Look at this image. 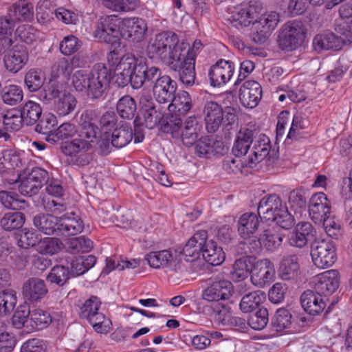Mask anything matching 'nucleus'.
I'll list each match as a JSON object with an SVG mask.
<instances>
[{"label":"nucleus","mask_w":352,"mask_h":352,"mask_svg":"<svg viewBox=\"0 0 352 352\" xmlns=\"http://www.w3.org/2000/svg\"><path fill=\"white\" fill-rule=\"evenodd\" d=\"M36 229L45 234L69 236L76 235L83 230L81 219L74 213L57 217L53 214H39L33 219Z\"/></svg>","instance_id":"f257e3e1"},{"label":"nucleus","mask_w":352,"mask_h":352,"mask_svg":"<svg viewBox=\"0 0 352 352\" xmlns=\"http://www.w3.org/2000/svg\"><path fill=\"white\" fill-rule=\"evenodd\" d=\"M177 35L173 32H163L151 39L146 47L147 56L170 65L183 52Z\"/></svg>","instance_id":"f03ea898"},{"label":"nucleus","mask_w":352,"mask_h":352,"mask_svg":"<svg viewBox=\"0 0 352 352\" xmlns=\"http://www.w3.org/2000/svg\"><path fill=\"white\" fill-rule=\"evenodd\" d=\"M305 38L302 23L298 20L287 22L283 25L278 36L279 47L287 51H292L300 46Z\"/></svg>","instance_id":"7ed1b4c3"},{"label":"nucleus","mask_w":352,"mask_h":352,"mask_svg":"<svg viewBox=\"0 0 352 352\" xmlns=\"http://www.w3.org/2000/svg\"><path fill=\"white\" fill-rule=\"evenodd\" d=\"M122 19L117 15L102 17L94 32V36L101 41L116 46L122 38Z\"/></svg>","instance_id":"20e7f679"},{"label":"nucleus","mask_w":352,"mask_h":352,"mask_svg":"<svg viewBox=\"0 0 352 352\" xmlns=\"http://www.w3.org/2000/svg\"><path fill=\"white\" fill-rule=\"evenodd\" d=\"M87 96L91 99L102 97L111 79V71L104 64H96L91 71Z\"/></svg>","instance_id":"39448f33"},{"label":"nucleus","mask_w":352,"mask_h":352,"mask_svg":"<svg viewBox=\"0 0 352 352\" xmlns=\"http://www.w3.org/2000/svg\"><path fill=\"white\" fill-rule=\"evenodd\" d=\"M311 256L317 267H331L336 261L334 243L331 240H315L311 245Z\"/></svg>","instance_id":"423d86ee"},{"label":"nucleus","mask_w":352,"mask_h":352,"mask_svg":"<svg viewBox=\"0 0 352 352\" xmlns=\"http://www.w3.org/2000/svg\"><path fill=\"white\" fill-rule=\"evenodd\" d=\"M263 10V4L259 1L252 0L236 8L231 16L233 26L240 28L247 27L257 21L259 14Z\"/></svg>","instance_id":"0eeeda50"},{"label":"nucleus","mask_w":352,"mask_h":352,"mask_svg":"<svg viewBox=\"0 0 352 352\" xmlns=\"http://www.w3.org/2000/svg\"><path fill=\"white\" fill-rule=\"evenodd\" d=\"M279 20V14L276 12L263 14L252 26L251 33L252 41L257 44L265 43L278 25Z\"/></svg>","instance_id":"6e6552de"},{"label":"nucleus","mask_w":352,"mask_h":352,"mask_svg":"<svg viewBox=\"0 0 352 352\" xmlns=\"http://www.w3.org/2000/svg\"><path fill=\"white\" fill-rule=\"evenodd\" d=\"M98 116L94 109L84 111L79 118V129H77V135L85 141H89L90 147L98 137L100 133V128L94 122Z\"/></svg>","instance_id":"1a4fd4ad"},{"label":"nucleus","mask_w":352,"mask_h":352,"mask_svg":"<svg viewBox=\"0 0 352 352\" xmlns=\"http://www.w3.org/2000/svg\"><path fill=\"white\" fill-rule=\"evenodd\" d=\"M182 52L179 58L171 61L168 67L175 72H178L180 81L188 87L192 86L195 83V61L193 60V55L188 58L183 56Z\"/></svg>","instance_id":"9d476101"},{"label":"nucleus","mask_w":352,"mask_h":352,"mask_svg":"<svg viewBox=\"0 0 352 352\" xmlns=\"http://www.w3.org/2000/svg\"><path fill=\"white\" fill-rule=\"evenodd\" d=\"M161 74L162 72L159 67L149 66L144 58H140L133 71V83L135 89H139L144 85H151Z\"/></svg>","instance_id":"9b49d317"},{"label":"nucleus","mask_w":352,"mask_h":352,"mask_svg":"<svg viewBox=\"0 0 352 352\" xmlns=\"http://www.w3.org/2000/svg\"><path fill=\"white\" fill-rule=\"evenodd\" d=\"M275 275L274 264L267 258L253 263L251 270V282L258 287H263L273 281Z\"/></svg>","instance_id":"f8f14e48"},{"label":"nucleus","mask_w":352,"mask_h":352,"mask_svg":"<svg viewBox=\"0 0 352 352\" xmlns=\"http://www.w3.org/2000/svg\"><path fill=\"white\" fill-rule=\"evenodd\" d=\"M107 59L111 69L120 72H127L133 74L135 67L139 62V58L129 53H124L121 50L113 49L107 56Z\"/></svg>","instance_id":"ddd939ff"},{"label":"nucleus","mask_w":352,"mask_h":352,"mask_svg":"<svg viewBox=\"0 0 352 352\" xmlns=\"http://www.w3.org/2000/svg\"><path fill=\"white\" fill-rule=\"evenodd\" d=\"M314 289L327 300V296L332 294L338 287V272L331 270L319 274L314 278Z\"/></svg>","instance_id":"4468645a"},{"label":"nucleus","mask_w":352,"mask_h":352,"mask_svg":"<svg viewBox=\"0 0 352 352\" xmlns=\"http://www.w3.org/2000/svg\"><path fill=\"white\" fill-rule=\"evenodd\" d=\"M315 229L307 221L299 222L287 234V243L290 246L303 248L315 237Z\"/></svg>","instance_id":"2eb2a0df"},{"label":"nucleus","mask_w":352,"mask_h":352,"mask_svg":"<svg viewBox=\"0 0 352 352\" xmlns=\"http://www.w3.org/2000/svg\"><path fill=\"white\" fill-rule=\"evenodd\" d=\"M29 53L23 45H15L10 49L3 57L6 69L14 74L20 71L28 63Z\"/></svg>","instance_id":"dca6fc26"},{"label":"nucleus","mask_w":352,"mask_h":352,"mask_svg":"<svg viewBox=\"0 0 352 352\" xmlns=\"http://www.w3.org/2000/svg\"><path fill=\"white\" fill-rule=\"evenodd\" d=\"M176 90V82L167 75H160L153 84V96L156 101L161 104L169 103Z\"/></svg>","instance_id":"f3484780"},{"label":"nucleus","mask_w":352,"mask_h":352,"mask_svg":"<svg viewBox=\"0 0 352 352\" xmlns=\"http://www.w3.org/2000/svg\"><path fill=\"white\" fill-rule=\"evenodd\" d=\"M233 293V285L227 280L214 281L202 293V299L208 302L225 300L230 298Z\"/></svg>","instance_id":"a211bd4d"},{"label":"nucleus","mask_w":352,"mask_h":352,"mask_svg":"<svg viewBox=\"0 0 352 352\" xmlns=\"http://www.w3.org/2000/svg\"><path fill=\"white\" fill-rule=\"evenodd\" d=\"M147 31L146 21L140 18L122 19V38L133 43H138L144 38Z\"/></svg>","instance_id":"6ab92c4d"},{"label":"nucleus","mask_w":352,"mask_h":352,"mask_svg":"<svg viewBox=\"0 0 352 352\" xmlns=\"http://www.w3.org/2000/svg\"><path fill=\"white\" fill-rule=\"evenodd\" d=\"M331 205L324 192L314 194L309 202V214L316 223H321L322 219L330 214Z\"/></svg>","instance_id":"aec40b11"},{"label":"nucleus","mask_w":352,"mask_h":352,"mask_svg":"<svg viewBox=\"0 0 352 352\" xmlns=\"http://www.w3.org/2000/svg\"><path fill=\"white\" fill-rule=\"evenodd\" d=\"M234 69L232 62L223 59L217 61L208 72L211 85L219 87L226 84L232 76Z\"/></svg>","instance_id":"412c9836"},{"label":"nucleus","mask_w":352,"mask_h":352,"mask_svg":"<svg viewBox=\"0 0 352 352\" xmlns=\"http://www.w3.org/2000/svg\"><path fill=\"white\" fill-rule=\"evenodd\" d=\"M262 92V87L258 82L247 80L240 88V101L245 107L254 108L261 99Z\"/></svg>","instance_id":"4be33fe9"},{"label":"nucleus","mask_w":352,"mask_h":352,"mask_svg":"<svg viewBox=\"0 0 352 352\" xmlns=\"http://www.w3.org/2000/svg\"><path fill=\"white\" fill-rule=\"evenodd\" d=\"M48 293V288L44 280L38 277L27 279L22 287L23 297L30 302H38Z\"/></svg>","instance_id":"5701e85b"},{"label":"nucleus","mask_w":352,"mask_h":352,"mask_svg":"<svg viewBox=\"0 0 352 352\" xmlns=\"http://www.w3.org/2000/svg\"><path fill=\"white\" fill-rule=\"evenodd\" d=\"M206 129L208 133H214L223 121V109L216 102L210 101L205 104L204 108Z\"/></svg>","instance_id":"b1692460"},{"label":"nucleus","mask_w":352,"mask_h":352,"mask_svg":"<svg viewBox=\"0 0 352 352\" xmlns=\"http://www.w3.org/2000/svg\"><path fill=\"white\" fill-rule=\"evenodd\" d=\"M208 239L206 230L197 231L183 247L180 253L182 254L187 261H192L198 258L202 252L204 240Z\"/></svg>","instance_id":"393cba45"},{"label":"nucleus","mask_w":352,"mask_h":352,"mask_svg":"<svg viewBox=\"0 0 352 352\" xmlns=\"http://www.w3.org/2000/svg\"><path fill=\"white\" fill-rule=\"evenodd\" d=\"M284 206L280 198L275 194L264 197L258 204V215L261 219L272 221Z\"/></svg>","instance_id":"a878e982"},{"label":"nucleus","mask_w":352,"mask_h":352,"mask_svg":"<svg viewBox=\"0 0 352 352\" xmlns=\"http://www.w3.org/2000/svg\"><path fill=\"white\" fill-rule=\"evenodd\" d=\"M327 300L315 290H306L300 296V303L304 310L310 315H318L326 307Z\"/></svg>","instance_id":"bb28decb"},{"label":"nucleus","mask_w":352,"mask_h":352,"mask_svg":"<svg viewBox=\"0 0 352 352\" xmlns=\"http://www.w3.org/2000/svg\"><path fill=\"white\" fill-rule=\"evenodd\" d=\"M338 36L333 33L316 35L313 41V47L320 52L323 50H339L344 43H348L345 36Z\"/></svg>","instance_id":"cd10ccee"},{"label":"nucleus","mask_w":352,"mask_h":352,"mask_svg":"<svg viewBox=\"0 0 352 352\" xmlns=\"http://www.w3.org/2000/svg\"><path fill=\"white\" fill-rule=\"evenodd\" d=\"M259 219L258 216L253 212H245L239 219L237 229L239 234L243 239L254 235L258 230Z\"/></svg>","instance_id":"c85d7f7f"},{"label":"nucleus","mask_w":352,"mask_h":352,"mask_svg":"<svg viewBox=\"0 0 352 352\" xmlns=\"http://www.w3.org/2000/svg\"><path fill=\"white\" fill-rule=\"evenodd\" d=\"M204 245L202 249L204 259L209 264L217 266L221 265L225 260L226 256L222 248L217 245L213 240H204Z\"/></svg>","instance_id":"c756f323"},{"label":"nucleus","mask_w":352,"mask_h":352,"mask_svg":"<svg viewBox=\"0 0 352 352\" xmlns=\"http://www.w3.org/2000/svg\"><path fill=\"white\" fill-rule=\"evenodd\" d=\"M298 258L296 254L283 256L278 270L279 276L283 280H289L296 278L299 271Z\"/></svg>","instance_id":"7c9ffc66"},{"label":"nucleus","mask_w":352,"mask_h":352,"mask_svg":"<svg viewBox=\"0 0 352 352\" xmlns=\"http://www.w3.org/2000/svg\"><path fill=\"white\" fill-rule=\"evenodd\" d=\"M8 12L16 22L30 21L34 17V6L26 0H20L9 8Z\"/></svg>","instance_id":"2f4dec72"},{"label":"nucleus","mask_w":352,"mask_h":352,"mask_svg":"<svg viewBox=\"0 0 352 352\" xmlns=\"http://www.w3.org/2000/svg\"><path fill=\"white\" fill-rule=\"evenodd\" d=\"M253 258L251 256H243L236 259L230 271V278L234 282H239L247 278L251 274Z\"/></svg>","instance_id":"473e14b6"},{"label":"nucleus","mask_w":352,"mask_h":352,"mask_svg":"<svg viewBox=\"0 0 352 352\" xmlns=\"http://www.w3.org/2000/svg\"><path fill=\"white\" fill-rule=\"evenodd\" d=\"M254 135L255 131L249 129H241L239 131L232 147V153L236 157L245 155L247 153Z\"/></svg>","instance_id":"72a5a7b5"},{"label":"nucleus","mask_w":352,"mask_h":352,"mask_svg":"<svg viewBox=\"0 0 352 352\" xmlns=\"http://www.w3.org/2000/svg\"><path fill=\"white\" fill-rule=\"evenodd\" d=\"M265 299V294L261 290L250 292L241 298L239 304L240 309L244 313L252 312L254 310L261 308V305Z\"/></svg>","instance_id":"f704fd0d"},{"label":"nucleus","mask_w":352,"mask_h":352,"mask_svg":"<svg viewBox=\"0 0 352 352\" xmlns=\"http://www.w3.org/2000/svg\"><path fill=\"white\" fill-rule=\"evenodd\" d=\"M133 133L131 125L127 122L122 123L116 127L111 134V144L116 148L126 146L133 139Z\"/></svg>","instance_id":"c9c22d12"},{"label":"nucleus","mask_w":352,"mask_h":352,"mask_svg":"<svg viewBox=\"0 0 352 352\" xmlns=\"http://www.w3.org/2000/svg\"><path fill=\"white\" fill-rule=\"evenodd\" d=\"M168 104L169 111H177L178 116H184L192 107L191 98L187 91H182L177 95L173 94V98Z\"/></svg>","instance_id":"e433bc0d"},{"label":"nucleus","mask_w":352,"mask_h":352,"mask_svg":"<svg viewBox=\"0 0 352 352\" xmlns=\"http://www.w3.org/2000/svg\"><path fill=\"white\" fill-rule=\"evenodd\" d=\"M23 122L27 126L35 124L41 117L42 109L39 104L32 100L26 102L21 110Z\"/></svg>","instance_id":"4c0bfd02"},{"label":"nucleus","mask_w":352,"mask_h":352,"mask_svg":"<svg viewBox=\"0 0 352 352\" xmlns=\"http://www.w3.org/2000/svg\"><path fill=\"white\" fill-rule=\"evenodd\" d=\"M223 143L220 141L210 140L206 138H201L197 141L195 152L200 157H208L213 153H223L224 148Z\"/></svg>","instance_id":"58836bf2"},{"label":"nucleus","mask_w":352,"mask_h":352,"mask_svg":"<svg viewBox=\"0 0 352 352\" xmlns=\"http://www.w3.org/2000/svg\"><path fill=\"white\" fill-rule=\"evenodd\" d=\"M271 146L268 138H264L262 142L255 144L252 148V155L248 158L246 166L253 168L257 163L261 162L266 157L270 158V150Z\"/></svg>","instance_id":"ea45409f"},{"label":"nucleus","mask_w":352,"mask_h":352,"mask_svg":"<svg viewBox=\"0 0 352 352\" xmlns=\"http://www.w3.org/2000/svg\"><path fill=\"white\" fill-rule=\"evenodd\" d=\"M50 314L41 309L34 308L31 310L30 320V330H41L46 328L52 322Z\"/></svg>","instance_id":"a19ab883"},{"label":"nucleus","mask_w":352,"mask_h":352,"mask_svg":"<svg viewBox=\"0 0 352 352\" xmlns=\"http://www.w3.org/2000/svg\"><path fill=\"white\" fill-rule=\"evenodd\" d=\"M77 133V129L74 124L65 122L60 124L53 133L46 136L47 142L55 144L59 140H64L72 138Z\"/></svg>","instance_id":"79ce46f5"},{"label":"nucleus","mask_w":352,"mask_h":352,"mask_svg":"<svg viewBox=\"0 0 352 352\" xmlns=\"http://www.w3.org/2000/svg\"><path fill=\"white\" fill-rule=\"evenodd\" d=\"M88 142L82 140L77 135L72 140L62 142L60 148L64 155L74 156L81 151H87L91 149L90 144Z\"/></svg>","instance_id":"37998d69"},{"label":"nucleus","mask_w":352,"mask_h":352,"mask_svg":"<svg viewBox=\"0 0 352 352\" xmlns=\"http://www.w3.org/2000/svg\"><path fill=\"white\" fill-rule=\"evenodd\" d=\"M88 142L82 140L77 135L72 140L62 142L60 148L64 155L74 156L81 151H87L91 149L90 144Z\"/></svg>","instance_id":"c03bdc74"},{"label":"nucleus","mask_w":352,"mask_h":352,"mask_svg":"<svg viewBox=\"0 0 352 352\" xmlns=\"http://www.w3.org/2000/svg\"><path fill=\"white\" fill-rule=\"evenodd\" d=\"M261 239L264 247L270 252L279 248L283 242V234L275 228H267L263 231Z\"/></svg>","instance_id":"a18cd8bd"},{"label":"nucleus","mask_w":352,"mask_h":352,"mask_svg":"<svg viewBox=\"0 0 352 352\" xmlns=\"http://www.w3.org/2000/svg\"><path fill=\"white\" fill-rule=\"evenodd\" d=\"M53 0H40L36 8V15L38 23L46 24L51 21L55 14Z\"/></svg>","instance_id":"49530a36"},{"label":"nucleus","mask_w":352,"mask_h":352,"mask_svg":"<svg viewBox=\"0 0 352 352\" xmlns=\"http://www.w3.org/2000/svg\"><path fill=\"white\" fill-rule=\"evenodd\" d=\"M116 109L122 118L131 120L137 110L135 101L129 95L124 96L118 100Z\"/></svg>","instance_id":"de8ad7c7"},{"label":"nucleus","mask_w":352,"mask_h":352,"mask_svg":"<svg viewBox=\"0 0 352 352\" xmlns=\"http://www.w3.org/2000/svg\"><path fill=\"white\" fill-rule=\"evenodd\" d=\"M25 222V215L21 212L6 213L0 220V226L6 231L21 228Z\"/></svg>","instance_id":"09e8293b"},{"label":"nucleus","mask_w":352,"mask_h":352,"mask_svg":"<svg viewBox=\"0 0 352 352\" xmlns=\"http://www.w3.org/2000/svg\"><path fill=\"white\" fill-rule=\"evenodd\" d=\"M70 277V270L69 267L62 265L54 266L50 273L46 276V280L51 284H55L58 286H63L69 280Z\"/></svg>","instance_id":"8fccbe9b"},{"label":"nucleus","mask_w":352,"mask_h":352,"mask_svg":"<svg viewBox=\"0 0 352 352\" xmlns=\"http://www.w3.org/2000/svg\"><path fill=\"white\" fill-rule=\"evenodd\" d=\"M62 85L56 80H50L43 88L39 91L38 98L45 104L50 103L53 99L60 97Z\"/></svg>","instance_id":"3c124183"},{"label":"nucleus","mask_w":352,"mask_h":352,"mask_svg":"<svg viewBox=\"0 0 352 352\" xmlns=\"http://www.w3.org/2000/svg\"><path fill=\"white\" fill-rule=\"evenodd\" d=\"M172 252L170 250L152 252L146 254L145 260L151 267H166L168 261L171 260Z\"/></svg>","instance_id":"603ef678"},{"label":"nucleus","mask_w":352,"mask_h":352,"mask_svg":"<svg viewBox=\"0 0 352 352\" xmlns=\"http://www.w3.org/2000/svg\"><path fill=\"white\" fill-rule=\"evenodd\" d=\"M76 104L77 100L74 96L69 93L63 94L58 98L55 104V109L59 116H67L75 109Z\"/></svg>","instance_id":"864d4df0"},{"label":"nucleus","mask_w":352,"mask_h":352,"mask_svg":"<svg viewBox=\"0 0 352 352\" xmlns=\"http://www.w3.org/2000/svg\"><path fill=\"white\" fill-rule=\"evenodd\" d=\"M16 304V293L12 290H5L0 292V316L10 315L14 309Z\"/></svg>","instance_id":"5fc2aeb1"},{"label":"nucleus","mask_w":352,"mask_h":352,"mask_svg":"<svg viewBox=\"0 0 352 352\" xmlns=\"http://www.w3.org/2000/svg\"><path fill=\"white\" fill-rule=\"evenodd\" d=\"M100 304V300L96 296H91L80 307V317L87 320L89 322L91 318L96 317L98 314L101 313L98 311Z\"/></svg>","instance_id":"6e6d98bb"},{"label":"nucleus","mask_w":352,"mask_h":352,"mask_svg":"<svg viewBox=\"0 0 352 352\" xmlns=\"http://www.w3.org/2000/svg\"><path fill=\"white\" fill-rule=\"evenodd\" d=\"M268 311L266 308L261 307L255 312H252L248 319V324L255 330L264 329L269 320Z\"/></svg>","instance_id":"4d7b16f0"},{"label":"nucleus","mask_w":352,"mask_h":352,"mask_svg":"<svg viewBox=\"0 0 352 352\" xmlns=\"http://www.w3.org/2000/svg\"><path fill=\"white\" fill-rule=\"evenodd\" d=\"M25 83L30 92L38 91L44 83V77L41 71L30 69L25 76Z\"/></svg>","instance_id":"13d9d810"},{"label":"nucleus","mask_w":352,"mask_h":352,"mask_svg":"<svg viewBox=\"0 0 352 352\" xmlns=\"http://www.w3.org/2000/svg\"><path fill=\"white\" fill-rule=\"evenodd\" d=\"M272 324L277 331L289 328L292 324V314L285 308L278 309L272 319Z\"/></svg>","instance_id":"bf43d9fd"},{"label":"nucleus","mask_w":352,"mask_h":352,"mask_svg":"<svg viewBox=\"0 0 352 352\" xmlns=\"http://www.w3.org/2000/svg\"><path fill=\"white\" fill-rule=\"evenodd\" d=\"M30 309L26 305L19 306L12 316V324L17 328L27 327L30 329Z\"/></svg>","instance_id":"052dcab7"},{"label":"nucleus","mask_w":352,"mask_h":352,"mask_svg":"<svg viewBox=\"0 0 352 352\" xmlns=\"http://www.w3.org/2000/svg\"><path fill=\"white\" fill-rule=\"evenodd\" d=\"M23 91L16 85H10L3 88L2 100L9 105H15L23 100Z\"/></svg>","instance_id":"680f3d73"},{"label":"nucleus","mask_w":352,"mask_h":352,"mask_svg":"<svg viewBox=\"0 0 352 352\" xmlns=\"http://www.w3.org/2000/svg\"><path fill=\"white\" fill-rule=\"evenodd\" d=\"M93 247L92 241L85 236L72 239L68 244V250L72 254L87 252Z\"/></svg>","instance_id":"e2e57ef3"},{"label":"nucleus","mask_w":352,"mask_h":352,"mask_svg":"<svg viewBox=\"0 0 352 352\" xmlns=\"http://www.w3.org/2000/svg\"><path fill=\"white\" fill-rule=\"evenodd\" d=\"M25 174L37 186L39 190L49 180L47 171L37 166L33 167L30 171L26 170Z\"/></svg>","instance_id":"0e129e2a"},{"label":"nucleus","mask_w":352,"mask_h":352,"mask_svg":"<svg viewBox=\"0 0 352 352\" xmlns=\"http://www.w3.org/2000/svg\"><path fill=\"white\" fill-rule=\"evenodd\" d=\"M89 322L98 333L106 334L111 330L112 322L111 320L102 313L98 314L96 317L91 318Z\"/></svg>","instance_id":"69168bd1"},{"label":"nucleus","mask_w":352,"mask_h":352,"mask_svg":"<svg viewBox=\"0 0 352 352\" xmlns=\"http://www.w3.org/2000/svg\"><path fill=\"white\" fill-rule=\"evenodd\" d=\"M91 72L85 70H77L72 76V83L74 89L79 92L87 91Z\"/></svg>","instance_id":"338daca9"},{"label":"nucleus","mask_w":352,"mask_h":352,"mask_svg":"<svg viewBox=\"0 0 352 352\" xmlns=\"http://www.w3.org/2000/svg\"><path fill=\"white\" fill-rule=\"evenodd\" d=\"M56 124V118L54 115L48 113L39 118L36 125L35 131L47 136L54 132L53 129Z\"/></svg>","instance_id":"774afa93"}]
</instances>
